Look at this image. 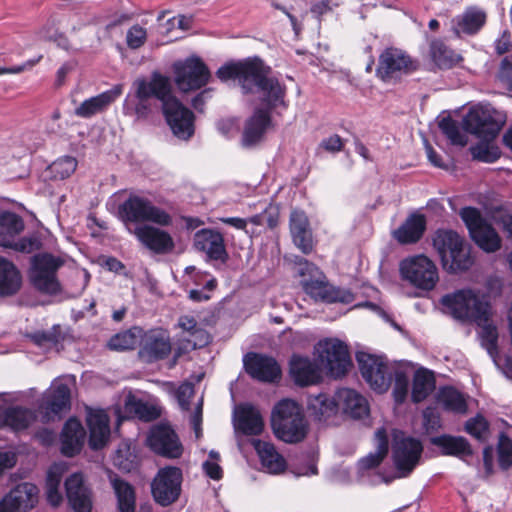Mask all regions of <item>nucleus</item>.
<instances>
[{"label":"nucleus","mask_w":512,"mask_h":512,"mask_svg":"<svg viewBox=\"0 0 512 512\" xmlns=\"http://www.w3.org/2000/svg\"><path fill=\"white\" fill-rule=\"evenodd\" d=\"M426 224V217L423 214L413 212L392 232V236L402 245L415 244L423 237Z\"/></svg>","instance_id":"c756f323"},{"label":"nucleus","mask_w":512,"mask_h":512,"mask_svg":"<svg viewBox=\"0 0 512 512\" xmlns=\"http://www.w3.org/2000/svg\"><path fill=\"white\" fill-rule=\"evenodd\" d=\"M442 305L449 310L454 318L483 323L486 320L489 303L470 289L458 290L447 294L441 299Z\"/></svg>","instance_id":"39448f33"},{"label":"nucleus","mask_w":512,"mask_h":512,"mask_svg":"<svg viewBox=\"0 0 512 512\" xmlns=\"http://www.w3.org/2000/svg\"><path fill=\"white\" fill-rule=\"evenodd\" d=\"M162 110L173 134L187 140L194 133V114L186 108L173 94L169 80L168 92L162 100Z\"/></svg>","instance_id":"1a4fd4ad"},{"label":"nucleus","mask_w":512,"mask_h":512,"mask_svg":"<svg viewBox=\"0 0 512 512\" xmlns=\"http://www.w3.org/2000/svg\"><path fill=\"white\" fill-rule=\"evenodd\" d=\"M194 246L204 252L210 260L225 262L228 259L223 235L212 229H201L195 233Z\"/></svg>","instance_id":"5701e85b"},{"label":"nucleus","mask_w":512,"mask_h":512,"mask_svg":"<svg viewBox=\"0 0 512 512\" xmlns=\"http://www.w3.org/2000/svg\"><path fill=\"white\" fill-rule=\"evenodd\" d=\"M271 426L275 436L289 444L303 441L308 433V423L303 409L291 399H283L275 405Z\"/></svg>","instance_id":"7ed1b4c3"},{"label":"nucleus","mask_w":512,"mask_h":512,"mask_svg":"<svg viewBox=\"0 0 512 512\" xmlns=\"http://www.w3.org/2000/svg\"><path fill=\"white\" fill-rule=\"evenodd\" d=\"M170 78L155 71L150 80L138 78L134 81V94H128L123 103V113L141 121L149 117L152 112L151 97L154 96L162 102L168 92Z\"/></svg>","instance_id":"f03ea898"},{"label":"nucleus","mask_w":512,"mask_h":512,"mask_svg":"<svg viewBox=\"0 0 512 512\" xmlns=\"http://www.w3.org/2000/svg\"><path fill=\"white\" fill-rule=\"evenodd\" d=\"M271 69L255 57L243 61L230 62L221 66L216 76L223 82L237 80L244 93H251L256 88L263 94V102L275 108L285 106L286 89L277 78L270 77Z\"/></svg>","instance_id":"f257e3e1"},{"label":"nucleus","mask_w":512,"mask_h":512,"mask_svg":"<svg viewBox=\"0 0 512 512\" xmlns=\"http://www.w3.org/2000/svg\"><path fill=\"white\" fill-rule=\"evenodd\" d=\"M304 263L306 269L312 273L316 272L318 277L304 278L302 280V287L306 294L311 296L313 299L324 301V302H348L351 299V294L348 292H343L340 289H337L333 286H330L325 280L324 276L318 272L317 268L309 264L306 260H301L300 264Z\"/></svg>","instance_id":"a211bd4d"},{"label":"nucleus","mask_w":512,"mask_h":512,"mask_svg":"<svg viewBox=\"0 0 512 512\" xmlns=\"http://www.w3.org/2000/svg\"><path fill=\"white\" fill-rule=\"evenodd\" d=\"M394 378L395 383L393 388V396L395 401L398 404H401L405 401L408 395L409 376L404 370L396 369L394 371Z\"/></svg>","instance_id":"13d9d810"},{"label":"nucleus","mask_w":512,"mask_h":512,"mask_svg":"<svg viewBox=\"0 0 512 512\" xmlns=\"http://www.w3.org/2000/svg\"><path fill=\"white\" fill-rule=\"evenodd\" d=\"M38 498L39 489L36 485L20 483L0 500V512H28L36 506Z\"/></svg>","instance_id":"6ab92c4d"},{"label":"nucleus","mask_w":512,"mask_h":512,"mask_svg":"<svg viewBox=\"0 0 512 512\" xmlns=\"http://www.w3.org/2000/svg\"><path fill=\"white\" fill-rule=\"evenodd\" d=\"M33 341L38 346H54L58 344L62 339L61 331L59 326H53L49 331L37 332L32 336Z\"/></svg>","instance_id":"e2e57ef3"},{"label":"nucleus","mask_w":512,"mask_h":512,"mask_svg":"<svg viewBox=\"0 0 512 512\" xmlns=\"http://www.w3.org/2000/svg\"><path fill=\"white\" fill-rule=\"evenodd\" d=\"M63 470L59 465L52 466L46 477V496L47 501L53 505L58 506L62 500V494L59 490Z\"/></svg>","instance_id":"09e8293b"},{"label":"nucleus","mask_w":512,"mask_h":512,"mask_svg":"<svg viewBox=\"0 0 512 512\" xmlns=\"http://www.w3.org/2000/svg\"><path fill=\"white\" fill-rule=\"evenodd\" d=\"M435 388L434 374L425 368L414 373L411 397L413 402L419 403L426 399Z\"/></svg>","instance_id":"c03bdc74"},{"label":"nucleus","mask_w":512,"mask_h":512,"mask_svg":"<svg viewBox=\"0 0 512 512\" xmlns=\"http://www.w3.org/2000/svg\"><path fill=\"white\" fill-rule=\"evenodd\" d=\"M438 125L442 133L452 144L460 146H465L467 144V137L461 132L459 123L450 116L443 117L439 121Z\"/></svg>","instance_id":"864d4df0"},{"label":"nucleus","mask_w":512,"mask_h":512,"mask_svg":"<svg viewBox=\"0 0 512 512\" xmlns=\"http://www.w3.org/2000/svg\"><path fill=\"white\" fill-rule=\"evenodd\" d=\"M465 430L479 441H486L489 435V424L482 415H477L466 422Z\"/></svg>","instance_id":"4d7b16f0"},{"label":"nucleus","mask_w":512,"mask_h":512,"mask_svg":"<svg viewBox=\"0 0 512 512\" xmlns=\"http://www.w3.org/2000/svg\"><path fill=\"white\" fill-rule=\"evenodd\" d=\"M22 287V276L16 265L0 256V297L16 295Z\"/></svg>","instance_id":"c9c22d12"},{"label":"nucleus","mask_w":512,"mask_h":512,"mask_svg":"<svg viewBox=\"0 0 512 512\" xmlns=\"http://www.w3.org/2000/svg\"><path fill=\"white\" fill-rule=\"evenodd\" d=\"M76 168L77 160L71 156L61 157L48 167L51 176L57 180H64L70 177Z\"/></svg>","instance_id":"6e6d98bb"},{"label":"nucleus","mask_w":512,"mask_h":512,"mask_svg":"<svg viewBox=\"0 0 512 512\" xmlns=\"http://www.w3.org/2000/svg\"><path fill=\"white\" fill-rule=\"evenodd\" d=\"M252 445L264 471L274 475L282 474L286 471L287 462L273 443L254 439L252 440Z\"/></svg>","instance_id":"a878e982"},{"label":"nucleus","mask_w":512,"mask_h":512,"mask_svg":"<svg viewBox=\"0 0 512 512\" xmlns=\"http://www.w3.org/2000/svg\"><path fill=\"white\" fill-rule=\"evenodd\" d=\"M363 378L370 387L379 392H386L391 384L392 370L385 358L367 353L357 356Z\"/></svg>","instance_id":"2eb2a0df"},{"label":"nucleus","mask_w":512,"mask_h":512,"mask_svg":"<svg viewBox=\"0 0 512 512\" xmlns=\"http://www.w3.org/2000/svg\"><path fill=\"white\" fill-rule=\"evenodd\" d=\"M464 244V239L452 230H438L433 238V245L441 257L443 266L448 265V256Z\"/></svg>","instance_id":"58836bf2"},{"label":"nucleus","mask_w":512,"mask_h":512,"mask_svg":"<svg viewBox=\"0 0 512 512\" xmlns=\"http://www.w3.org/2000/svg\"><path fill=\"white\" fill-rule=\"evenodd\" d=\"M376 437L379 440L377 451L360 460V466L363 469H371L377 467L383 461L388 452V441L385 429H378L376 432Z\"/></svg>","instance_id":"603ef678"},{"label":"nucleus","mask_w":512,"mask_h":512,"mask_svg":"<svg viewBox=\"0 0 512 512\" xmlns=\"http://www.w3.org/2000/svg\"><path fill=\"white\" fill-rule=\"evenodd\" d=\"M491 307L488 309L486 320L483 323H476L480 328L482 346L494 357L498 353V331L495 325L490 322Z\"/></svg>","instance_id":"8fccbe9b"},{"label":"nucleus","mask_w":512,"mask_h":512,"mask_svg":"<svg viewBox=\"0 0 512 512\" xmlns=\"http://www.w3.org/2000/svg\"><path fill=\"white\" fill-rule=\"evenodd\" d=\"M246 372L260 382L274 383L280 380L282 371L277 361L262 354L250 353L244 357Z\"/></svg>","instance_id":"412c9836"},{"label":"nucleus","mask_w":512,"mask_h":512,"mask_svg":"<svg viewBox=\"0 0 512 512\" xmlns=\"http://www.w3.org/2000/svg\"><path fill=\"white\" fill-rule=\"evenodd\" d=\"M85 440V430L75 418H70L61 433V452L72 457L80 452Z\"/></svg>","instance_id":"473e14b6"},{"label":"nucleus","mask_w":512,"mask_h":512,"mask_svg":"<svg viewBox=\"0 0 512 512\" xmlns=\"http://www.w3.org/2000/svg\"><path fill=\"white\" fill-rule=\"evenodd\" d=\"M128 230L148 250L155 254H168L174 250L175 243L172 236L165 230L150 224H141Z\"/></svg>","instance_id":"aec40b11"},{"label":"nucleus","mask_w":512,"mask_h":512,"mask_svg":"<svg viewBox=\"0 0 512 512\" xmlns=\"http://www.w3.org/2000/svg\"><path fill=\"white\" fill-rule=\"evenodd\" d=\"M504 123L499 112L492 108L475 107L463 119L466 131L484 140L494 139Z\"/></svg>","instance_id":"4468645a"},{"label":"nucleus","mask_w":512,"mask_h":512,"mask_svg":"<svg viewBox=\"0 0 512 512\" xmlns=\"http://www.w3.org/2000/svg\"><path fill=\"white\" fill-rule=\"evenodd\" d=\"M290 376L297 385L309 386L321 380V371L309 358L293 356L290 361Z\"/></svg>","instance_id":"7c9ffc66"},{"label":"nucleus","mask_w":512,"mask_h":512,"mask_svg":"<svg viewBox=\"0 0 512 512\" xmlns=\"http://www.w3.org/2000/svg\"><path fill=\"white\" fill-rule=\"evenodd\" d=\"M147 29L139 24L131 26L126 33V44L128 48L137 50L147 41Z\"/></svg>","instance_id":"052dcab7"},{"label":"nucleus","mask_w":512,"mask_h":512,"mask_svg":"<svg viewBox=\"0 0 512 512\" xmlns=\"http://www.w3.org/2000/svg\"><path fill=\"white\" fill-rule=\"evenodd\" d=\"M321 364L330 376L340 378L351 367V358L347 346L337 339H325L316 345Z\"/></svg>","instance_id":"f8f14e48"},{"label":"nucleus","mask_w":512,"mask_h":512,"mask_svg":"<svg viewBox=\"0 0 512 512\" xmlns=\"http://www.w3.org/2000/svg\"><path fill=\"white\" fill-rule=\"evenodd\" d=\"M123 85L117 84L110 90L83 101L76 109L75 115L81 118H90L104 112L122 94Z\"/></svg>","instance_id":"c85d7f7f"},{"label":"nucleus","mask_w":512,"mask_h":512,"mask_svg":"<svg viewBox=\"0 0 512 512\" xmlns=\"http://www.w3.org/2000/svg\"><path fill=\"white\" fill-rule=\"evenodd\" d=\"M125 409L128 413L134 414L137 418L144 421H152L159 417V410L148 403L129 397L125 403Z\"/></svg>","instance_id":"3c124183"},{"label":"nucleus","mask_w":512,"mask_h":512,"mask_svg":"<svg viewBox=\"0 0 512 512\" xmlns=\"http://www.w3.org/2000/svg\"><path fill=\"white\" fill-rule=\"evenodd\" d=\"M429 53L434 64L440 69H450L462 60L459 54L440 40H433L430 43Z\"/></svg>","instance_id":"37998d69"},{"label":"nucleus","mask_w":512,"mask_h":512,"mask_svg":"<svg viewBox=\"0 0 512 512\" xmlns=\"http://www.w3.org/2000/svg\"><path fill=\"white\" fill-rule=\"evenodd\" d=\"M418 68L419 62L405 50L390 46L379 54L375 74L382 82L395 84Z\"/></svg>","instance_id":"423d86ee"},{"label":"nucleus","mask_w":512,"mask_h":512,"mask_svg":"<svg viewBox=\"0 0 512 512\" xmlns=\"http://www.w3.org/2000/svg\"><path fill=\"white\" fill-rule=\"evenodd\" d=\"M460 216L467 226L470 235L486 223L479 210L473 207H465L461 209Z\"/></svg>","instance_id":"680f3d73"},{"label":"nucleus","mask_w":512,"mask_h":512,"mask_svg":"<svg viewBox=\"0 0 512 512\" xmlns=\"http://www.w3.org/2000/svg\"><path fill=\"white\" fill-rule=\"evenodd\" d=\"M289 229L293 243L304 254H309L314 248L313 235L308 216L304 211L292 210L289 218Z\"/></svg>","instance_id":"b1692460"},{"label":"nucleus","mask_w":512,"mask_h":512,"mask_svg":"<svg viewBox=\"0 0 512 512\" xmlns=\"http://www.w3.org/2000/svg\"><path fill=\"white\" fill-rule=\"evenodd\" d=\"M141 336L142 328L133 327L129 330L122 331L112 336L109 339L107 346L110 350L113 351L131 350L136 347Z\"/></svg>","instance_id":"de8ad7c7"},{"label":"nucleus","mask_w":512,"mask_h":512,"mask_svg":"<svg viewBox=\"0 0 512 512\" xmlns=\"http://www.w3.org/2000/svg\"><path fill=\"white\" fill-rule=\"evenodd\" d=\"M194 395V386L189 382L182 383L175 391V397L183 410H189L190 400Z\"/></svg>","instance_id":"69168bd1"},{"label":"nucleus","mask_w":512,"mask_h":512,"mask_svg":"<svg viewBox=\"0 0 512 512\" xmlns=\"http://www.w3.org/2000/svg\"><path fill=\"white\" fill-rule=\"evenodd\" d=\"M174 81L182 92L199 90L212 78L207 65L197 56H191L174 64Z\"/></svg>","instance_id":"9d476101"},{"label":"nucleus","mask_w":512,"mask_h":512,"mask_svg":"<svg viewBox=\"0 0 512 512\" xmlns=\"http://www.w3.org/2000/svg\"><path fill=\"white\" fill-rule=\"evenodd\" d=\"M24 229V222L20 216L12 212L0 213V246L13 245V240Z\"/></svg>","instance_id":"ea45409f"},{"label":"nucleus","mask_w":512,"mask_h":512,"mask_svg":"<svg viewBox=\"0 0 512 512\" xmlns=\"http://www.w3.org/2000/svg\"><path fill=\"white\" fill-rule=\"evenodd\" d=\"M87 425L89 428V445L92 449L103 448L110 436L109 417L104 410L89 409L87 412Z\"/></svg>","instance_id":"cd10ccee"},{"label":"nucleus","mask_w":512,"mask_h":512,"mask_svg":"<svg viewBox=\"0 0 512 512\" xmlns=\"http://www.w3.org/2000/svg\"><path fill=\"white\" fill-rule=\"evenodd\" d=\"M235 429L244 435H259L264 428L260 411L252 405L240 406L235 412Z\"/></svg>","instance_id":"2f4dec72"},{"label":"nucleus","mask_w":512,"mask_h":512,"mask_svg":"<svg viewBox=\"0 0 512 512\" xmlns=\"http://www.w3.org/2000/svg\"><path fill=\"white\" fill-rule=\"evenodd\" d=\"M399 273L403 280L424 291L433 290L439 281L436 264L423 254L403 259L399 264Z\"/></svg>","instance_id":"0eeeda50"},{"label":"nucleus","mask_w":512,"mask_h":512,"mask_svg":"<svg viewBox=\"0 0 512 512\" xmlns=\"http://www.w3.org/2000/svg\"><path fill=\"white\" fill-rule=\"evenodd\" d=\"M431 443L440 447L445 455L462 457L472 454L470 444L463 437L442 435L432 438Z\"/></svg>","instance_id":"79ce46f5"},{"label":"nucleus","mask_w":512,"mask_h":512,"mask_svg":"<svg viewBox=\"0 0 512 512\" xmlns=\"http://www.w3.org/2000/svg\"><path fill=\"white\" fill-rule=\"evenodd\" d=\"M448 265L444 266L449 272H459L468 270L473 264V258L470 255L469 247L466 244L448 256Z\"/></svg>","instance_id":"5fc2aeb1"},{"label":"nucleus","mask_w":512,"mask_h":512,"mask_svg":"<svg viewBox=\"0 0 512 512\" xmlns=\"http://www.w3.org/2000/svg\"><path fill=\"white\" fill-rule=\"evenodd\" d=\"M146 443L154 453L166 458H179L183 453L177 434L165 424L153 426L148 433Z\"/></svg>","instance_id":"f3484780"},{"label":"nucleus","mask_w":512,"mask_h":512,"mask_svg":"<svg viewBox=\"0 0 512 512\" xmlns=\"http://www.w3.org/2000/svg\"><path fill=\"white\" fill-rule=\"evenodd\" d=\"M40 247V242L35 237H24L18 241L13 240V245L7 248H13L16 251L23 253H31Z\"/></svg>","instance_id":"338daca9"},{"label":"nucleus","mask_w":512,"mask_h":512,"mask_svg":"<svg viewBox=\"0 0 512 512\" xmlns=\"http://www.w3.org/2000/svg\"><path fill=\"white\" fill-rule=\"evenodd\" d=\"M178 325L181 329L188 332L190 335L195 336L199 334L200 336H204V331L199 329L197 326V321L192 316H181L178 321Z\"/></svg>","instance_id":"774afa93"},{"label":"nucleus","mask_w":512,"mask_h":512,"mask_svg":"<svg viewBox=\"0 0 512 512\" xmlns=\"http://www.w3.org/2000/svg\"><path fill=\"white\" fill-rule=\"evenodd\" d=\"M139 357L146 363L165 359L171 353L172 345L168 332L161 328L142 330Z\"/></svg>","instance_id":"dca6fc26"},{"label":"nucleus","mask_w":512,"mask_h":512,"mask_svg":"<svg viewBox=\"0 0 512 512\" xmlns=\"http://www.w3.org/2000/svg\"><path fill=\"white\" fill-rule=\"evenodd\" d=\"M71 393L67 384L58 382L55 383L50 389L49 393L45 396L41 408L44 410L45 422H48L55 417H60V414L70 409Z\"/></svg>","instance_id":"393cba45"},{"label":"nucleus","mask_w":512,"mask_h":512,"mask_svg":"<svg viewBox=\"0 0 512 512\" xmlns=\"http://www.w3.org/2000/svg\"><path fill=\"white\" fill-rule=\"evenodd\" d=\"M269 105L266 108H256L253 115L246 121L242 135V145L251 147L258 143L271 123V110Z\"/></svg>","instance_id":"bb28decb"},{"label":"nucleus","mask_w":512,"mask_h":512,"mask_svg":"<svg viewBox=\"0 0 512 512\" xmlns=\"http://www.w3.org/2000/svg\"><path fill=\"white\" fill-rule=\"evenodd\" d=\"M109 480L117 498L118 511L135 512L136 495L133 486L114 473L109 474Z\"/></svg>","instance_id":"4c0bfd02"},{"label":"nucleus","mask_w":512,"mask_h":512,"mask_svg":"<svg viewBox=\"0 0 512 512\" xmlns=\"http://www.w3.org/2000/svg\"><path fill=\"white\" fill-rule=\"evenodd\" d=\"M487 15L477 7H469L462 14L452 19V27L458 36L476 34L485 25Z\"/></svg>","instance_id":"72a5a7b5"},{"label":"nucleus","mask_w":512,"mask_h":512,"mask_svg":"<svg viewBox=\"0 0 512 512\" xmlns=\"http://www.w3.org/2000/svg\"><path fill=\"white\" fill-rule=\"evenodd\" d=\"M498 462L502 469H508L512 465V440L501 433L498 440Z\"/></svg>","instance_id":"bf43d9fd"},{"label":"nucleus","mask_w":512,"mask_h":512,"mask_svg":"<svg viewBox=\"0 0 512 512\" xmlns=\"http://www.w3.org/2000/svg\"><path fill=\"white\" fill-rule=\"evenodd\" d=\"M119 216L128 227L129 224L154 223L159 226H170L172 216L164 209L155 206L148 198L131 194L120 206Z\"/></svg>","instance_id":"20e7f679"},{"label":"nucleus","mask_w":512,"mask_h":512,"mask_svg":"<svg viewBox=\"0 0 512 512\" xmlns=\"http://www.w3.org/2000/svg\"><path fill=\"white\" fill-rule=\"evenodd\" d=\"M338 407L341 406L343 411L352 418L360 419L367 416L369 406L366 398L353 389L342 388L336 392Z\"/></svg>","instance_id":"f704fd0d"},{"label":"nucleus","mask_w":512,"mask_h":512,"mask_svg":"<svg viewBox=\"0 0 512 512\" xmlns=\"http://www.w3.org/2000/svg\"><path fill=\"white\" fill-rule=\"evenodd\" d=\"M66 498L74 512L92 511V493L81 473L70 475L65 481Z\"/></svg>","instance_id":"4be33fe9"},{"label":"nucleus","mask_w":512,"mask_h":512,"mask_svg":"<svg viewBox=\"0 0 512 512\" xmlns=\"http://www.w3.org/2000/svg\"><path fill=\"white\" fill-rule=\"evenodd\" d=\"M62 262L50 254H38L32 258L29 273L33 286L45 293L55 294L60 290L56 277L57 270Z\"/></svg>","instance_id":"ddd939ff"},{"label":"nucleus","mask_w":512,"mask_h":512,"mask_svg":"<svg viewBox=\"0 0 512 512\" xmlns=\"http://www.w3.org/2000/svg\"><path fill=\"white\" fill-rule=\"evenodd\" d=\"M497 81L505 90L512 91V55L502 59L497 73Z\"/></svg>","instance_id":"0e129e2a"},{"label":"nucleus","mask_w":512,"mask_h":512,"mask_svg":"<svg viewBox=\"0 0 512 512\" xmlns=\"http://www.w3.org/2000/svg\"><path fill=\"white\" fill-rule=\"evenodd\" d=\"M35 420L33 411L19 406L11 407L0 413V428L20 431L28 428Z\"/></svg>","instance_id":"e433bc0d"},{"label":"nucleus","mask_w":512,"mask_h":512,"mask_svg":"<svg viewBox=\"0 0 512 512\" xmlns=\"http://www.w3.org/2000/svg\"><path fill=\"white\" fill-rule=\"evenodd\" d=\"M475 243L486 252H495L501 247V239L487 222L471 234Z\"/></svg>","instance_id":"49530a36"},{"label":"nucleus","mask_w":512,"mask_h":512,"mask_svg":"<svg viewBox=\"0 0 512 512\" xmlns=\"http://www.w3.org/2000/svg\"><path fill=\"white\" fill-rule=\"evenodd\" d=\"M439 404L447 411L465 414L467 412L466 399L459 391L452 387H444L438 393Z\"/></svg>","instance_id":"a18cd8bd"},{"label":"nucleus","mask_w":512,"mask_h":512,"mask_svg":"<svg viewBox=\"0 0 512 512\" xmlns=\"http://www.w3.org/2000/svg\"><path fill=\"white\" fill-rule=\"evenodd\" d=\"M392 440V459L399 477H407L418 465L423 445L417 438L394 430Z\"/></svg>","instance_id":"6e6552de"},{"label":"nucleus","mask_w":512,"mask_h":512,"mask_svg":"<svg viewBox=\"0 0 512 512\" xmlns=\"http://www.w3.org/2000/svg\"><path fill=\"white\" fill-rule=\"evenodd\" d=\"M308 409L317 420L327 421L337 413L338 401L336 396L331 398L329 395L321 393L309 398Z\"/></svg>","instance_id":"a19ab883"},{"label":"nucleus","mask_w":512,"mask_h":512,"mask_svg":"<svg viewBox=\"0 0 512 512\" xmlns=\"http://www.w3.org/2000/svg\"><path fill=\"white\" fill-rule=\"evenodd\" d=\"M182 481L183 473L180 468H160L151 482V493L155 502L163 507L176 502L181 494Z\"/></svg>","instance_id":"9b49d317"}]
</instances>
